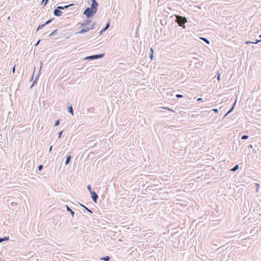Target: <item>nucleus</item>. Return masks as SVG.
I'll return each mask as SVG.
<instances>
[{"instance_id": "obj_40", "label": "nucleus", "mask_w": 261, "mask_h": 261, "mask_svg": "<svg viewBox=\"0 0 261 261\" xmlns=\"http://www.w3.org/2000/svg\"><path fill=\"white\" fill-rule=\"evenodd\" d=\"M44 6H45L48 3V0H44Z\"/></svg>"}, {"instance_id": "obj_45", "label": "nucleus", "mask_w": 261, "mask_h": 261, "mask_svg": "<svg viewBox=\"0 0 261 261\" xmlns=\"http://www.w3.org/2000/svg\"><path fill=\"white\" fill-rule=\"evenodd\" d=\"M164 109L165 110H171L168 107H165V108H164Z\"/></svg>"}, {"instance_id": "obj_15", "label": "nucleus", "mask_w": 261, "mask_h": 261, "mask_svg": "<svg viewBox=\"0 0 261 261\" xmlns=\"http://www.w3.org/2000/svg\"><path fill=\"white\" fill-rule=\"evenodd\" d=\"M239 166L238 164L236 165L233 167H232L230 170L232 172L236 171L238 169H239Z\"/></svg>"}, {"instance_id": "obj_34", "label": "nucleus", "mask_w": 261, "mask_h": 261, "mask_svg": "<svg viewBox=\"0 0 261 261\" xmlns=\"http://www.w3.org/2000/svg\"><path fill=\"white\" fill-rule=\"evenodd\" d=\"M261 42V39L260 40H256V41L255 42H253V43H254L253 44H257L259 42Z\"/></svg>"}, {"instance_id": "obj_7", "label": "nucleus", "mask_w": 261, "mask_h": 261, "mask_svg": "<svg viewBox=\"0 0 261 261\" xmlns=\"http://www.w3.org/2000/svg\"><path fill=\"white\" fill-rule=\"evenodd\" d=\"M61 9H58V6L54 11V14L55 16L59 17L61 16L63 12L61 11Z\"/></svg>"}, {"instance_id": "obj_4", "label": "nucleus", "mask_w": 261, "mask_h": 261, "mask_svg": "<svg viewBox=\"0 0 261 261\" xmlns=\"http://www.w3.org/2000/svg\"><path fill=\"white\" fill-rule=\"evenodd\" d=\"M42 63H40V70H39V72L38 73V74H37V75L36 76L34 81H33L30 88H32L33 87H34L35 85L37 84V81L38 80H39V76H40V70H41V68H42Z\"/></svg>"}, {"instance_id": "obj_6", "label": "nucleus", "mask_w": 261, "mask_h": 261, "mask_svg": "<svg viewBox=\"0 0 261 261\" xmlns=\"http://www.w3.org/2000/svg\"><path fill=\"white\" fill-rule=\"evenodd\" d=\"M90 30V27H86L85 26V27H83V28L80 30L79 31V32H77L75 34H84V33H85L86 32H88V31H89Z\"/></svg>"}, {"instance_id": "obj_33", "label": "nucleus", "mask_w": 261, "mask_h": 261, "mask_svg": "<svg viewBox=\"0 0 261 261\" xmlns=\"http://www.w3.org/2000/svg\"><path fill=\"white\" fill-rule=\"evenodd\" d=\"M176 97L178 98H182L184 97V96L181 94H176Z\"/></svg>"}, {"instance_id": "obj_29", "label": "nucleus", "mask_w": 261, "mask_h": 261, "mask_svg": "<svg viewBox=\"0 0 261 261\" xmlns=\"http://www.w3.org/2000/svg\"><path fill=\"white\" fill-rule=\"evenodd\" d=\"M63 132V130H62L58 133V138H60L61 137Z\"/></svg>"}, {"instance_id": "obj_47", "label": "nucleus", "mask_w": 261, "mask_h": 261, "mask_svg": "<svg viewBox=\"0 0 261 261\" xmlns=\"http://www.w3.org/2000/svg\"><path fill=\"white\" fill-rule=\"evenodd\" d=\"M43 2H44V0H42V3H41V4H43Z\"/></svg>"}, {"instance_id": "obj_1", "label": "nucleus", "mask_w": 261, "mask_h": 261, "mask_svg": "<svg viewBox=\"0 0 261 261\" xmlns=\"http://www.w3.org/2000/svg\"><path fill=\"white\" fill-rule=\"evenodd\" d=\"M98 4L96 0H91V4L90 7L86 8L83 12L87 18L93 17L97 11Z\"/></svg>"}, {"instance_id": "obj_24", "label": "nucleus", "mask_w": 261, "mask_h": 261, "mask_svg": "<svg viewBox=\"0 0 261 261\" xmlns=\"http://www.w3.org/2000/svg\"><path fill=\"white\" fill-rule=\"evenodd\" d=\"M110 21H109L108 22H107L106 24V26L104 28V29L107 30L108 29V28L110 27Z\"/></svg>"}, {"instance_id": "obj_46", "label": "nucleus", "mask_w": 261, "mask_h": 261, "mask_svg": "<svg viewBox=\"0 0 261 261\" xmlns=\"http://www.w3.org/2000/svg\"><path fill=\"white\" fill-rule=\"evenodd\" d=\"M256 187H258L259 186V184H256Z\"/></svg>"}, {"instance_id": "obj_5", "label": "nucleus", "mask_w": 261, "mask_h": 261, "mask_svg": "<svg viewBox=\"0 0 261 261\" xmlns=\"http://www.w3.org/2000/svg\"><path fill=\"white\" fill-rule=\"evenodd\" d=\"M90 194L91 195V197L92 199L93 202L95 203H97V199L98 198V196L97 194L94 191L91 192V193H90Z\"/></svg>"}, {"instance_id": "obj_27", "label": "nucleus", "mask_w": 261, "mask_h": 261, "mask_svg": "<svg viewBox=\"0 0 261 261\" xmlns=\"http://www.w3.org/2000/svg\"><path fill=\"white\" fill-rule=\"evenodd\" d=\"M87 189L88 190L90 193H91V192H92L93 191L92 189V187H91V185H90L87 186Z\"/></svg>"}, {"instance_id": "obj_14", "label": "nucleus", "mask_w": 261, "mask_h": 261, "mask_svg": "<svg viewBox=\"0 0 261 261\" xmlns=\"http://www.w3.org/2000/svg\"><path fill=\"white\" fill-rule=\"evenodd\" d=\"M200 39L203 41L204 42H205L207 44H210V41L205 37H200Z\"/></svg>"}, {"instance_id": "obj_16", "label": "nucleus", "mask_w": 261, "mask_h": 261, "mask_svg": "<svg viewBox=\"0 0 261 261\" xmlns=\"http://www.w3.org/2000/svg\"><path fill=\"white\" fill-rule=\"evenodd\" d=\"M110 257L107 255L104 257H101L100 259L103 261H109L110 260Z\"/></svg>"}, {"instance_id": "obj_42", "label": "nucleus", "mask_w": 261, "mask_h": 261, "mask_svg": "<svg viewBox=\"0 0 261 261\" xmlns=\"http://www.w3.org/2000/svg\"><path fill=\"white\" fill-rule=\"evenodd\" d=\"M53 146H50L49 148V151L50 152L52 150Z\"/></svg>"}, {"instance_id": "obj_31", "label": "nucleus", "mask_w": 261, "mask_h": 261, "mask_svg": "<svg viewBox=\"0 0 261 261\" xmlns=\"http://www.w3.org/2000/svg\"><path fill=\"white\" fill-rule=\"evenodd\" d=\"M10 205L11 206H14L17 205V203L15 202H11Z\"/></svg>"}, {"instance_id": "obj_8", "label": "nucleus", "mask_w": 261, "mask_h": 261, "mask_svg": "<svg viewBox=\"0 0 261 261\" xmlns=\"http://www.w3.org/2000/svg\"><path fill=\"white\" fill-rule=\"evenodd\" d=\"M91 22V21L89 18L87 19L86 20H84L83 22L81 23H79L78 24H80L82 27H85L87 25V24L90 23Z\"/></svg>"}, {"instance_id": "obj_22", "label": "nucleus", "mask_w": 261, "mask_h": 261, "mask_svg": "<svg viewBox=\"0 0 261 261\" xmlns=\"http://www.w3.org/2000/svg\"><path fill=\"white\" fill-rule=\"evenodd\" d=\"M54 19V18H52V19H48L47 21H46L44 24L45 25V26H46V25L49 24Z\"/></svg>"}, {"instance_id": "obj_44", "label": "nucleus", "mask_w": 261, "mask_h": 261, "mask_svg": "<svg viewBox=\"0 0 261 261\" xmlns=\"http://www.w3.org/2000/svg\"><path fill=\"white\" fill-rule=\"evenodd\" d=\"M236 102H237V101H236L233 103V105H232V107H233V108H234V106H235V105H236Z\"/></svg>"}, {"instance_id": "obj_20", "label": "nucleus", "mask_w": 261, "mask_h": 261, "mask_svg": "<svg viewBox=\"0 0 261 261\" xmlns=\"http://www.w3.org/2000/svg\"><path fill=\"white\" fill-rule=\"evenodd\" d=\"M44 27H45V25L44 23L39 25L36 30V32H38L39 30L43 29Z\"/></svg>"}, {"instance_id": "obj_19", "label": "nucleus", "mask_w": 261, "mask_h": 261, "mask_svg": "<svg viewBox=\"0 0 261 261\" xmlns=\"http://www.w3.org/2000/svg\"><path fill=\"white\" fill-rule=\"evenodd\" d=\"M9 237H4V238H0V243L3 242V241H6L9 240Z\"/></svg>"}, {"instance_id": "obj_26", "label": "nucleus", "mask_w": 261, "mask_h": 261, "mask_svg": "<svg viewBox=\"0 0 261 261\" xmlns=\"http://www.w3.org/2000/svg\"><path fill=\"white\" fill-rule=\"evenodd\" d=\"M249 138V136L246 135H243L241 138V140H246Z\"/></svg>"}, {"instance_id": "obj_43", "label": "nucleus", "mask_w": 261, "mask_h": 261, "mask_svg": "<svg viewBox=\"0 0 261 261\" xmlns=\"http://www.w3.org/2000/svg\"><path fill=\"white\" fill-rule=\"evenodd\" d=\"M197 101H201L202 100V98H198L197 99Z\"/></svg>"}, {"instance_id": "obj_18", "label": "nucleus", "mask_w": 261, "mask_h": 261, "mask_svg": "<svg viewBox=\"0 0 261 261\" xmlns=\"http://www.w3.org/2000/svg\"><path fill=\"white\" fill-rule=\"evenodd\" d=\"M58 31V29H56L54 31H53L50 34H49V35H47V37H50V36H54L55 35H56L57 33V31Z\"/></svg>"}, {"instance_id": "obj_11", "label": "nucleus", "mask_w": 261, "mask_h": 261, "mask_svg": "<svg viewBox=\"0 0 261 261\" xmlns=\"http://www.w3.org/2000/svg\"><path fill=\"white\" fill-rule=\"evenodd\" d=\"M71 155H67L66 156V160H65V165H67L69 164V163H70V160H71Z\"/></svg>"}, {"instance_id": "obj_21", "label": "nucleus", "mask_w": 261, "mask_h": 261, "mask_svg": "<svg viewBox=\"0 0 261 261\" xmlns=\"http://www.w3.org/2000/svg\"><path fill=\"white\" fill-rule=\"evenodd\" d=\"M233 107H231V108L228 111V112L226 113V114L224 115V117L226 116L228 114L230 113L233 110Z\"/></svg>"}, {"instance_id": "obj_41", "label": "nucleus", "mask_w": 261, "mask_h": 261, "mask_svg": "<svg viewBox=\"0 0 261 261\" xmlns=\"http://www.w3.org/2000/svg\"><path fill=\"white\" fill-rule=\"evenodd\" d=\"M248 148L249 149H252V148H253V146H252V145L250 144L249 145H248Z\"/></svg>"}, {"instance_id": "obj_9", "label": "nucleus", "mask_w": 261, "mask_h": 261, "mask_svg": "<svg viewBox=\"0 0 261 261\" xmlns=\"http://www.w3.org/2000/svg\"><path fill=\"white\" fill-rule=\"evenodd\" d=\"M153 49L152 47H150L149 49V58L151 60L153 59Z\"/></svg>"}, {"instance_id": "obj_12", "label": "nucleus", "mask_w": 261, "mask_h": 261, "mask_svg": "<svg viewBox=\"0 0 261 261\" xmlns=\"http://www.w3.org/2000/svg\"><path fill=\"white\" fill-rule=\"evenodd\" d=\"M72 5H73V4H69V5H66V6H58V9H61V10H65V9H66L68 8L70 6H71Z\"/></svg>"}, {"instance_id": "obj_37", "label": "nucleus", "mask_w": 261, "mask_h": 261, "mask_svg": "<svg viewBox=\"0 0 261 261\" xmlns=\"http://www.w3.org/2000/svg\"><path fill=\"white\" fill-rule=\"evenodd\" d=\"M40 40H38V41L36 43V44L34 45L35 46H37L38 44H39V42H40Z\"/></svg>"}, {"instance_id": "obj_13", "label": "nucleus", "mask_w": 261, "mask_h": 261, "mask_svg": "<svg viewBox=\"0 0 261 261\" xmlns=\"http://www.w3.org/2000/svg\"><path fill=\"white\" fill-rule=\"evenodd\" d=\"M67 109H68V112L69 113H70L72 115H73V114H74L73 110V109H72V106L71 105H70V106H68Z\"/></svg>"}, {"instance_id": "obj_39", "label": "nucleus", "mask_w": 261, "mask_h": 261, "mask_svg": "<svg viewBox=\"0 0 261 261\" xmlns=\"http://www.w3.org/2000/svg\"><path fill=\"white\" fill-rule=\"evenodd\" d=\"M11 70L13 73H14V72L15 71V66L12 68Z\"/></svg>"}, {"instance_id": "obj_28", "label": "nucleus", "mask_w": 261, "mask_h": 261, "mask_svg": "<svg viewBox=\"0 0 261 261\" xmlns=\"http://www.w3.org/2000/svg\"><path fill=\"white\" fill-rule=\"evenodd\" d=\"M35 70H36V67H34V71H33V74L30 80V81H32L33 80V78H34V72L35 71Z\"/></svg>"}, {"instance_id": "obj_2", "label": "nucleus", "mask_w": 261, "mask_h": 261, "mask_svg": "<svg viewBox=\"0 0 261 261\" xmlns=\"http://www.w3.org/2000/svg\"><path fill=\"white\" fill-rule=\"evenodd\" d=\"M172 16L176 17L175 22H176L179 27H181L182 29L186 28L185 23L188 22L187 18L186 17L177 14H174L173 16H171V17Z\"/></svg>"}, {"instance_id": "obj_32", "label": "nucleus", "mask_w": 261, "mask_h": 261, "mask_svg": "<svg viewBox=\"0 0 261 261\" xmlns=\"http://www.w3.org/2000/svg\"><path fill=\"white\" fill-rule=\"evenodd\" d=\"M106 31V30L104 28L101 29V31L99 32L100 35H102L103 34V33H104Z\"/></svg>"}, {"instance_id": "obj_36", "label": "nucleus", "mask_w": 261, "mask_h": 261, "mask_svg": "<svg viewBox=\"0 0 261 261\" xmlns=\"http://www.w3.org/2000/svg\"><path fill=\"white\" fill-rule=\"evenodd\" d=\"M212 111H214V112L215 113H218V109H216V108H215V109H213L212 110Z\"/></svg>"}, {"instance_id": "obj_49", "label": "nucleus", "mask_w": 261, "mask_h": 261, "mask_svg": "<svg viewBox=\"0 0 261 261\" xmlns=\"http://www.w3.org/2000/svg\"><path fill=\"white\" fill-rule=\"evenodd\" d=\"M259 38H261V35H260L259 36Z\"/></svg>"}, {"instance_id": "obj_35", "label": "nucleus", "mask_w": 261, "mask_h": 261, "mask_svg": "<svg viewBox=\"0 0 261 261\" xmlns=\"http://www.w3.org/2000/svg\"><path fill=\"white\" fill-rule=\"evenodd\" d=\"M245 43L247 44H253V41H247L245 42Z\"/></svg>"}, {"instance_id": "obj_23", "label": "nucleus", "mask_w": 261, "mask_h": 261, "mask_svg": "<svg viewBox=\"0 0 261 261\" xmlns=\"http://www.w3.org/2000/svg\"><path fill=\"white\" fill-rule=\"evenodd\" d=\"M60 119H58L55 122V124H54V126H57L58 125H60Z\"/></svg>"}, {"instance_id": "obj_17", "label": "nucleus", "mask_w": 261, "mask_h": 261, "mask_svg": "<svg viewBox=\"0 0 261 261\" xmlns=\"http://www.w3.org/2000/svg\"><path fill=\"white\" fill-rule=\"evenodd\" d=\"M80 205L84 207L86 211H87L88 212H89L90 214H92V211L90 210H89L87 207H86V206H85L84 204H81V203H80Z\"/></svg>"}, {"instance_id": "obj_30", "label": "nucleus", "mask_w": 261, "mask_h": 261, "mask_svg": "<svg viewBox=\"0 0 261 261\" xmlns=\"http://www.w3.org/2000/svg\"><path fill=\"white\" fill-rule=\"evenodd\" d=\"M43 167V165H39V166H38V170L39 171H41V170H42Z\"/></svg>"}, {"instance_id": "obj_10", "label": "nucleus", "mask_w": 261, "mask_h": 261, "mask_svg": "<svg viewBox=\"0 0 261 261\" xmlns=\"http://www.w3.org/2000/svg\"><path fill=\"white\" fill-rule=\"evenodd\" d=\"M66 208L67 211L69 212L71 214V215L72 217H74V214H75V213H74V211H72V210L69 207V206H68V205H66Z\"/></svg>"}, {"instance_id": "obj_48", "label": "nucleus", "mask_w": 261, "mask_h": 261, "mask_svg": "<svg viewBox=\"0 0 261 261\" xmlns=\"http://www.w3.org/2000/svg\"><path fill=\"white\" fill-rule=\"evenodd\" d=\"M47 32H45V33H44V35H46V34H47Z\"/></svg>"}, {"instance_id": "obj_25", "label": "nucleus", "mask_w": 261, "mask_h": 261, "mask_svg": "<svg viewBox=\"0 0 261 261\" xmlns=\"http://www.w3.org/2000/svg\"><path fill=\"white\" fill-rule=\"evenodd\" d=\"M96 25V23L95 22H93L92 24L90 27V30L94 29Z\"/></svg>"}, {"instance_id": "obj_38", "label": "nucleus", "mask_w": 261, "mask_h": 261, "mask_svg": "<svg viewBox=\"0 0 261 261\" xmlns=\"http://www.w3.org/2000/svg\"><path fill=\"white\" fill-rule=\"evenodd\" d=\"M217 79L218 80V81H220V75L219 73H218V75H217Z\"/></svg>"}, {"instance_id": "obj_3", "label": "nucleus", "mask_w": 261, "mask_h": 261, "mask_svg": "<svg viewBox=\"0 0 261 261\" xmlns=\"http://www.w3.org/2000/svg\"><path fill=\"white\" fill-rule=\"evenodd\" d=\"M105 56V54L102 53L100 54L94 55L87 56L84 58V60H94L99 58H102Z\"/></svg>"}, {"instance_id": "obj_50", "label": "nucleus", "mask_w": 261, "mask_h": 261, "mask_svg": "<svg viewBox=\"0 0 261 261\" xmlns=\"http://www.w3.org/2000/svg\"><path fill=\"white\" fill-rule=\"evenodd\" d=\"M3 259H1V258H0V260H3Z\"/></svg>"}]
</instances>
